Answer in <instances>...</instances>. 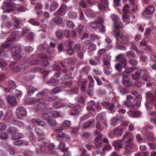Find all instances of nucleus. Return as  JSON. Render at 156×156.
I'll list each match as a JSON object with an SVG mask.
<instances>
[{
  "mask_svg": "<svg viewBox=\"0 0 156 156\" xmlns=\"http://www.w3.org/2000/svg\"><path fill=\"white\" fill-rule=\"evenodd\" d=\"M21 49L20 48L15 46L12 48L11 51L14 59L16 60H18L22 57L21 54Z\"/></svg>",
  "mask_w": 156,
  "mask_h": 156,
  "instance_id": "1",
  "label": "nucleus"
},
{
  "mask_svg": "<svg viewBox=\"0 0 156 156\" xmlns=\"http://www.w3.org/2000/svg\"><path fill=\"white\" fill-rule=\"evenodd\" d=\"M16 113L17 118L20 119L27 114V112L25 108L20 107L17 108Z\"/></svg>",
  "mask_w": 156,
  "mask_h": 156,
  "instance_id": "2",
  "label": "nucleus"
},
{
  "mask_svg": "<svg viewBox=\"0 0 156 156\" xmlns=\"http://www.w3.org/2000/svg\"><path fill=\"white\" fill-rule=\"evenodd\" d=\"M133 138L131 137L125 142L124 149L126 152H130L131 149L133 147L134 144L133 142Z\"/></svg>",
  "mask_w": 156,
  "mask_h": 156,
  "instance_id": "3",
  "label": "nucleus"
},
{
  "mask_svg": "<svg viewBox=\"0 0 156 156\" xmlns=\"http://www.w3.org/2000/svg\"><path fill=\"white\" fill-rule=\"evenodd\" d=\"M67 9L68 7L66 5L64 4H62L58 10L54 13V15L55 16H63L65 13V11Z\"/></svg>",
  "mask_w": 156,
  "mask_h": 156,
  "instance_id": "4",
  "label": "nucleus"
},
{
  "mask_svg": "<svg viewBox=\"0 0 156 156\" xmlns=\"http://www.w3.org/2000/svg\"><path fill=\"white\" fill-rule=\"evenodd\" d=\"M15 5L12 4L10 3H4L1 7V8L4 10H7L4 12H9L11 11H13L14 9Z\"/></svg>",
  "mask_w": 156,
  "mask_h": 156,
  "instance_id": "5",
  "label": "nucleus"
},
{
  "mask_svg": "<svg viewBox=\"0 0 156 156\" xmlns=\"http://www.w3.org/2000/svg\"><path fill=\"white\" fill-rule=\"evenodd\" d=\"M62 130V129L60 128H59L55 130V131L57 132V136L58 137H61L67 139H69L70 137L69 135L61 131Z\"/></svg>",
  "mask_w": 156,
  "mask_h": 156,
  "instance_id": "6",
  "label": "nucleus"
},
{
  "mask_svg": "<svg viewBox=\"0 0 156 156\" xmlns=\"http://www.w3.org/2000/svg\"><path fill=\"white\" fill-rule=\"evenodd\" d=\"M44 112L42 114L41 117L44 119L48 120L51 118L50 114L51 112V109L50 108H47L44 109Z\"/></svg>",
  "mask_w": 156,
  "mask_h": 156,
  "instance_id": "7",
  "label": "nucleus"
},
{
  "mask_svg": "<svg viewBox=\"0 0 156 156\" xmlns=\"http://www.w3.org/2000/svg\"><path fill=\"white\" fill-rule=\"evenodd\" d=\"M7 100L9 104L12 106H15L18 104L16 99L15 97L13 96H8L7 97Z\"/></svg>",
  "mask_w": 156,
  "mask_h": 156,
  "instance_id": "8",
  "label": "nucleus"
},
{
  "mask_svg": "<svg viewBox=\"0 0 156 156\" xmlns=\"http://www.w3.org/2000/svg\"><path fill=\"white\" fill-rule=\"evenodd\" d=\"M154 93L156 95L151 93L150 92H147L146 93V97L147 98L149 99L152 101H154L156 100V90H155Z\"/></svg>",
  "mask_w": 156,
  "mask_h": 156,
  "instance_id": "9",
  "label": "nucleus"
},
{
  "mask_svg": "<svg viewBox=\"0 0 156 156\" xmlns=\"http://www.w3.org/2000/svg\"><path fill=\"white\" fill-rule=\"evenodd\" d=\"M123 129L122 128H116L113 130V134L116 137H119L122 135Z\"/></svg>",
  "mask_w": 156,
  "mask_h": 156,
  "instance_id": "10",
  "label": "nucleus"
},
{
  "mask_svg": "<svg viewBox=\"0 0 156 156\" xmlns=\"http://www.w3.org/2000/svg\"><path fill=\"white\" fill-rule=\"evenodd\" d=\"M48 123L49 126L55 131L56 129H54L55 128L57 127L58 126V123L56 121L53 119H49L48 121Z\"/></svg>",
  "mask_w": 156,
  "mask_h": 156,
  "instance_id": "11",
  "label": "nucleus"
},
{
  "mask_svg": "<svg viewBox=\"0 0 156 156\" xmlns=\"http://www.w3.org/2000/svg\"><path fill=\"white\" fill-rule=\"evenodd\" d=\"M23 24L21 20L17 18H14V26L17 28H20Z\"/></svg>",
  "mask_w": 156,
  "mask_h": 156,
  "instance_id": "12",
  "label": "nucleus"
},
{
  "mask_svg": "<svg viewBox=\"0 0 156 156\" xmlns=\"http://www.w3.org/2000/svg\"><path fill=\"white\" fill-rule=\"evenodd\" d=\"M93 120L92 121H88L84 122L83 124V126L85 129L89 127H94V123Z\"/></svg>",
  "mask_w": 156,
  "mask_h": 156,
  "instance_id": "13",
  "label": "nucleus"
},
{
  "mask_svg": "<svg viewBox=\"0 0 156 156\" xmlns=\"http://www.w3.org/2000/svg\"><path fill=\"white\" fill-rule=\"evenodd\" d=\"M51 118H58L62 116V114L60 112L57 111H53L52 112L51 109V112L50 113Z\"/></svg>",
  "mask_w": 156,
  "mask_h": 156,
  "instance_id": "14",
  "label": "nucleus"
},
{
  "mask_svg": "<svg viewBox=\"0 0 156 156\" xmlns=\"http://www.w3.org/2000/svg\"><path fill=\"white\" fill-rule=\"evenodd\" d=\"M88 106L87 108L88 109L90 110H95L97 105L95 104V102L92 101L88 103Z\"/></svg>",
  "mask_w": 156,
  "mask_h": 156,
  "instance_id": "15",
  "label": "nucleus"
},
{
  "mask_svg": "<svg viewBox=\"0 0 156 156\" xmlns=\"http://www.w3.org/2000/svg\"><path fill=\"white\" fill-rule=\"evenodd\" d=\"M57 74H55L51 80L47 81L46 83L47 84H53L55 85L56 83L58 82V80L55 79V78H57L59 76H57Z\"/></svg>",
  "mask_w": 156,
  "mask_h": 156,
  "instance_id": "16",
  "label": "nucleus"
},
{
  "mask_svg": "<svg viewBox=\"0 0 156 156\" xmlns=\"http://www.w3.org/2000/svg\"><path fill=\"white\" fill-rule=\"evenodd\" d=\"M27 94L29 95H31L33 94L34 92L37 90L34 87L31 86H29L27 87Z\"/></svg>",
  "mask_w": 156,
  "mask_h": 156,
  "instance_id": "17",
  "label": "nucleus"
},
{
  "mask_svg": "<svg viewBox=\"0 0 156 156\" xmlns=\"http://www.w3.org/2000/svg\"><path fill=\"white\" fill-rule=\"evenodd\" d=\"M58 6V4L56 1L52 2L50 5V11H53L55 10Z\"/></svg>",
  "mask_w": 156,
  "mask_h": 156,
  "instance_id": "18",
  "label": "nucleus"
},
{
  "mask_svg": "<svg viewBox=\"0 0 156 156\" xmlns=\"http://www.w3.org/2000/svg\"><path fill=\"white\" fill-rule=\"evenodd\" d=\"M29 65L27 63H25L19 66L17 68L18 71H22L27 69Z\"/></svg>",
  "mask_w": 156,
  "mask_h": 156,
  "instance_id": "19",
  "label": "nucleus"
},
{
  "mask_svg": "<svg viewBox=\"0 0 156 156\" xmlns=\"http://www.w3.org/2000/svg\"><path fill=\"white\" fill-rule=\"evenodd\" d=\"M155 8L152 6L148 7L145 10V12L147 14H151L153 13L155 11Z\"/></svg>",
  "mask_w": 156,
  "mask_h": 156,
  "instance_id": "20",
  "label": "nucleus"
},
{
  "mask_svg": "<svg viewBox=\"0 0 156 156\" xmlns=\"http://www.w3.org/2000/svg\"><path fill=\"white\" fill-rule=\"evenodd\" d=\"M17 129L16 127L12 126L9 127L7 129V132L8 133L12 135H14L17 131Z\"/></svg>",
  "mask_w": 156,
  "mask_h": 156,
  "instance_id": "21",
  "label": "nucleus"
},
{
  "mask_svg": "<svg viewBox=\"0 0 156 156\" xmlns=\"http://www.w3.org/2000/svg\"><path fill=\"white\" fill-rule=\"evenodd\" d=\"M56 16L52 19L51 22L56 24H60L62 22V20L61 18Z\"/></svg>",
  "mask_w": 156,
  "mask_h": 156,
  "instance_id": "22",
  "label": "nucleus"
},
{
  "mask_svg": "<svg viewBox=\"0 0 156 156\" xmlns=\"http://www.w3.org/2000/svg\"><path fill=\"white\" fill-rule=\"evenodd\" d=\"M12 122L13 123L19 127H22L24 126V123L21 121H18L16 119H13Z\"/></svg>",
  "mask_w": 156,
  "mask_h": 156,
  "instance_id": "23",
  "label": "nucleus"
},
{
  "mask_svg": "<svg viewBox=\"0 0 156 156\" xmlns=\"http://www.w3.org/2000/svg\"><path fill=\"white\" fill-rule=\"evenodd\" d=\"M113 145L114 146L115 149L117 150H119L120 148L123 147L122 144L119 142L115 141L113 143Z\"/></svg>",
  "mask_w": 156,
  "mask_h": 156,
  "instance_id": "24",
  "label": "nucleus"
},
{
  "mask_svg": "<svg viewBox=\"0 0 156 156\" xmlns=\"http://www.w3.org/2000/svg\"><path fill=\"white\" fill-rule=\"evenodd\" d=\"M85 14L89 17H94L95 16V14L94 13L93 10L90 9H88L85 12Z\"/></svg>",
  "mask_w": 156,
  "mask_h": 156,
  "instance_id": "25",
  "label": "nucleus"
},
{
  "mask_svg": "<svg viewBox=\"0 0 156 156\" xmlns=\"http://www.w3.org/2000/svg\"><path fill=\"white\" fill-rule=\"evenodd\" d=\"M61 84L64 87H69L71 86L72 82L71 81H66L62 83Z\"/></svg>",
  "mask_w": 156,
  "mask_h": 156,
  "instance_id": "26",
  "label": "nucleus"
},
{
  "mask_svg": "<svg viewBox=\"0 0 156 156\" xmlns=\"http://www.w3.org/2000/svg\"><path fill=\"white\" fill-rule=\"evenodd\" d=\"M40 151L43 153H47L48 152V147L46 145H42V146L40 147Z\"/></svg>",
  "mask_w": 156,
  "mask_h": 156,
  "instance_id": "27",
  "label": "nucleus"
},
{
  "mask_svg": "<svg viewBox=\"0 0 156 156\" xmlns=\"http://www.w3.org/2000/svg\"><path fill=\"white\" fill-rule=\"evenodd\" d=\"M48 152L50 154H52L55 152L54 145L53 144H50L48 147Z\"/></svg>",
  "mask_w": 156,
  "mask_h": 156,
  "instance_id": "28",
  "label": "nucleus"
},
{
  "mask_svg": "<svg viewBox=\"0 0 156 156\" xmlns=\"http://www.w3.org/2000/svg\"><path fill=\"white\" fill-rule=\"evenodd\" d=\"M36 101V100L32 98H28L25 99V103L29 104L35 103Z\"/></svg>",
  "mask_w": 156,
  "mask_h": 156,
  "instance_id": "29",
  "label": "nucleus"
},
{
  "mask_svg": "<svg viewBox=\"0 0 156 156\" xmlns=\"http://www.w3.org/2000/svg\"><path fill=\"white\" fill-rule=\"evenodd\" d=\"M23 136V135L20 133H15L12 137L13 140L19 139L21 138Z\"/></svg>",
  "mask_w": 156,
  "mask_h": 156,
  "instance_id": "30",
  "label": "nucleus"
},
{
  "mask_svg": "<svg viewBox=\"0 0 156 156\" xmlns=\"http://www.w3.org/2000/svg\"><path fill=\"white\" fill-rule=\"evenodd\" d=\"M46 105V103H44L40 102L38 104L36 108L37 109L39 110H43L45 109L44 107Z\"/></svg>",
  "mask_w": 156,
  "mask_h": 156,
  "instance_id": "31",
  "label": "nucleus"
},
{
  "mask_svg": "<svg viewBox=\"0 0 156 156\" xmlns=\"http://www.w3.org/2000/svg\"><path fill=\"white\" fill-rule=\"evenodd\" d=\"M29 22L31 24L34 26H38L39 25V22L36 19L32 18L29 20Z\"/></svg>",
  "mask_w": 156,
  "mask_h": 156,
  "instance_id": "32",
  "label": "nucleus"
},
{
  "mask_svg": "<svg viewBox=\"0 0 156 156\" xmlns=\"http://www.w3.org/2000/svg\"><path fill=\"white\" fill-rule=\"evenodd\" d=\"M111 17L112 20L115 22V23L119 22L120 20L119 17L116 15L112 14L111 16Z\"/></svg>",
  "mask_w": 156,
  "mask_h": 156,
  "instance_id": "33",
  "label": "nucleus"
},
{
  "mask_svg": "<svg viewBox=\"0 0 156 156\" xmlns=\"http://www.w3.org/2000/svg\"><path fill=\"white\" fill-rule=\"evenodd\" d=\"M96 45L92 43L87 48L88 51L90 52H91L96 49Z\"/></svg>",
  "mask_w": 156,
  "mask_h": 156,
  "instance_id": "34",
  "label": "nucleus"
},
{
  "mask_svg": "<svg viewBox=\"0 0 156 156\" xmlns=\"http://www.w3.org/2000/svg\"><path fill=\"white\" fill-rule=\"evenodd\" d=\"M128 62L130 65L134 66H135L137 64V61L136 60L133 58L129 59L128 60Z\"/></svg>",
  "mask_w": 156,
  "mask_h": 156,
  "instance_id": "35",
  "label": "nucleus"
},
{
  "mask_svg": "<svg viewBox=\"0 0 156 156\" xmlns=\"http://www.w3.org/2000/svg\"><path fill=\"white\" fill-rule=\"evenodd\" d=\"M131 76L132 78L134 80H138L141 77L140 74L138 72H136L135 74H132Z\"/></svg>",
  "mask_w": 156,
  "mask_h": 156,
  "instance_id": "36",
  "label": "nucleus"
},
{
  "mask_svg": "<svg viewBox=\"0 0 156 156\" xmlns=\"http://www.w3.org/2000/svg\"><path fill=\"white\" fill-rule=\"evenodd\" d=\"M116 59L118 61L120 62L126 59V58L123 54H120L116 57Z\"/></svg>",
  "mask_w": 156,
  "mask_h": 156,
  "instance_id": "37",
  "label": "nucleus"
},
{
  "mask_svg": "<svg viewBox=\"0 0 156 156\" xmlns=\"http://www.w3.org/2000/svg\"><path fill=\"white\" fill-rule=\"evenodd\" d=\"M8 86L9 88H14L15 87V83L12 81H9L8 83Z\"/></svg>",
  "mask_w": 156,
  "mask_h": 156,
  "instance_id": "38",
  "label": "nucleus"
},
{
  "mask_svg": "<svg viewBox=\"0 0 156 156\" xmlns=\"http://www.w3.org/2000/svg\"><path fill=\"white\" fill-rule=\"evenodd\" d=\"M35 131L36 133L39 136H44V133L43 130L39 128H37L35 129Z\"/></svg>",
  "mask_w": 156,
  "mask_h": 156,
  "instance_id": "39",
  "label": "nucleus"
},
{
  "mask_svg": "<svg viewBox=\"0 0 156 156\" xmlns=\"http://www.w3.org/2000/svg\"><path fill=\"white\" fill-rule=\"evenodd\" d=\"M123 84L126 87H129L131 83L129 79H123Z\"/></svg>",
  "mask_w": 156,
  "mask_h": 156,
  "instance_id": "40",
  "label": "nucleus"
},
{
  "mask_svg": "<svg viewBox=\"0 0 156 156\" xmlns=\"http://www.w3.org/2000/svg\"><path fill=\"white\" fill-rule=\"evenodd\" d=\"M53 67L54 69L58 71L56 74H57V76H60V72H59V71L61 69V68L60 66L57 65H54L53 66Z\"/></svg>",
  "mask_w": 156,
  "mask_h": 156,
  "instance_id": "41",
  "label": "nucleus"
},
{
  "mask_svg": "<svg viewBox=\"0 0 156 156\" xmlns=\"http://www.w3.org/2000/svg\"><path fill=\"white\" fill-rule=\"evenodd\" d=\"M61 91V88L59 87H57L53 89L51 91V94H55L60 92Z\"/></svg>",
  "mask_w": 156,
  "mask_h": 156,
  "instance_id": "42",
  "label": "nucleus"
},
{
  "mask_svg": "<svg viewBox=\"0 0 156 156\" xmlns=\"http://www.w3.org/2000/svg\"><path fill=\"white\" fill-rule=\"evenodd\" d=\"M79 91V89L77 87L73 88L69 92V94H73L77 93Z\"/></svg>",
  "mask_w": 156,
  "mask_h": 156,
  "instance_id": "43",
  "label": "nucleus"
},
{
  "mask_svg": "<svg viewBox=\"0 0 156 156\" xmlns=\"http://www.w3.org/2000/svg\"><path fill=\"white\" fill-rule=\"evenodd\" d=\"M126 55L133 58H135L136 55L135 54L134 52L132 51H129L126 53Z\"/></svg>",
  "mask_w": 156,
  "mask_h": 156,
  "instance_id": "44",
  "label": "nucleus"
},
{
  "mask_svg": "<svg viewBox=\"0 0 156 156\" xmlns=\"http://www.w3.org/2000/svg\"><path fill=\"white\" fill-rule=\"evenodd\" d=\"M47 140L44 138L40 137L38 140L39 143L42 145H45L47 141Z\"/></svg>",
  "mask_w": 156,
  "mask_h": 156,
  "instance_id": "45",
  "label": "nucleus"
},
{
  "mask_svg": "<svg viewBox=\"0 0 156 156\" xmlns=\"http://www.w3.org/2000/svg\"><path fill=\"white\" fill-rule=\"evenodd\" d=\"M97 21L91 22L90 23V27L92 29H97Z\"/></svg>",
  "mask_w": 156,
  "mask_h": 156,
  "instance_id": "46",
  "label": "nucleus"
},
{
  "mask_svg": "<svg viewBox=\"0 0 156 156\" xmlns=\"http://www.w3.org/2000/svg\"><path fill=\"white\" fill-rule=\"evenodd\" d=\"M95 127L96 129L101 130H102L104 128L103 126L99 122H97Z\"/></svg>",
  "mask_w": 156,
  "mask_h": 156,
  "instance_id": "47",
  "label": "nucleus"
},
{
  "mask_svg": "<svg viewBox=\"0 0 156 156\" xmlns=\"http://www.w3.org/2000/svg\"><path fill=\"white\" fill-rule=\"evenodd\" d=\"M57 37L59 39L61 38L63 36L62 31L60 30H58L56 33Z\"/></svg>",
  "mask_w": 156,
  "mask_h": 156,
  "instance_id": "48",
  "label": "nucleus"
},
{
  "mask_svg": "<svg viewBox=\"0 0 156 156\" xmlns=\"http://www.w3.org/2000/svg\"><path fill=\"white\" fill-rule=\"evenodd\" d=\"M36 122L37 124L41 126H44L46 125V123L44 121H42L40 119L36 120Z\"/></svg>",
  "mask_w": 156,
  "mask_h": 156,
  "instance_id": "49",
  "label": "nucleus"
},
{
  "mask_svg": "<svg viewBox=\"0 0 156 156\" xmlns=\"http://www.w3.org/2000/svg\"><path fill=\"white\" fill-rule=\"evenodd\" d=\"M53 105L55 108H61V103L56 101L53 103Z\"/></svg>",
  "mask_w": 156,
  "mask_h": 156,
  "instance_id": "50",
  "label": "nucleus"
},
{
  "mask_svg": "<svg viewBox=\"0 0 156 156\" xmlns=\"http://www.w3.org/2000/svg\"><path fill=\"white\" fill-rule=\"evenodd\" d=\"M69 17L72 19H74L76 17H77V14L76 13L70 11L69 13Z\"/></svg>",
  "mask_w": 156,
  "mask_h": 156,
  "instance_id": "51",
  "label": "nucleus"
},
{
  "mask_svg": "<svg viewBox=\"0 0 156 156\" xmlns=\"http://www.w3.org/2000/svg\"><path fill=\"white\" fill-rule=\"evenodd\" d=\"M115 26L116 28L120 29L122 28L123 26L121 22H120V20L119 22L114 23Z\"/></svg>",
  "mask_w": 156,
  "mask_h": 156,
  "instance_id": "52",
  "label": "nucleus"
},
{
  "mask_svg": "<svg viewBox=\"0 0 156 156\" xmlns=\"http://www.w3.org/2000/svg\"><path fill=\"white\" fill-rule=\"evenodd\" d=\"M122 65L119 63L116 64L115 66V68L119 72H120L122 70Z\"/></svg>",
  "mask_w": 156,
  "mask_h": 156,
  "instance_id": "53",
  "label": "nucleus"
},
{
  "mask_svg": "<svg viewBox=\"0 0 156 156\" xmlns=\"http://www.w3.org/2000/svg\"><path fill=\"white\" fill-rule=\"evenodd\" d=\"M66 24L68 27L69 28H72L75 26L73 22L71 21H67Z\"/></svg>",
  "mask_w": 156,
  "mask_h": 156,
  "instance_id": "54",
  "label": "nucleus"
},
{
  "mask_svg": "<svg viewBox=\"0 0 156 156\" xmlns=\"http://www.w3.org/2000/svg\"><path fill=\"white\" fill-rule=\"evenodd\" d=\"M124 103L125 105L128 108H130L132 107V103L130 101H125L124 102Z\"/></svg>",
  "mask_w": 156,
  "mask_h": 156,
  "instance_id": "55",
  "label": "nucleus"
},
{
  "mask_svg": "<svg viewBox=\"0 0 156 156\" xmlns=\"http://www.w3.org/2000/svg\"><path fill=\"white\" fill-rule=\"evenodd\" d=\"M83 44L84 45L85 47H87V46H88V47L91 44H92V43L90 40H87L83 42Z\"/></svg>",
  "mask_w": 156,
  "mask_h": 156,
  "instance_id": "56",
  "label": "nucleus"
},
{
  "mask_svg": "<svg viewBox=\"0 0 156 156\" xmlns=\"http://www.w3.org/2000/svg\"><path fill=\"white\" fill-rule=\"evenodd\" d=\"M6 128V126L5 123L3 122L0 123V131L5 130Z\"/></svg>",
  "mask_w": 156,
  "mask_h": 156,
  "instance_id": "57",
  "label": "nucleus"
},
{
  "mask_svg": "<svg viewBox=\"0 0 156 156\" xmlns=\"http://www.w3.org/2000/svg\"><path fill=\"white\" fill-rule=\"evenodd\" d=\"M134 69L133 68H128L125 70V72L127 74H130L133 72Z\"/></svg>",
  "mask_w": 156,
  "mask_h": 156,
  "instance_id": "58",
  "label": "nucleus"
},
{
  "mask_svg": "<svg viewBox=\"0 0 156 156\" xmlns=\"http://www.w3.org/2000/svg\"><path fill=\"white\" fill-rule=\"evenodd\" d=\"M143 78L144 80L147 82H150L151 80L150 77L146 74H144L143 75Z\"/></svg>",
  "mask_w": 156,
  "mask_h": 156,
  "instance_id": "59",
  "label": "nucleus"
},
{
  "mask_svg": "<svg viewBox=\"0 0 156 156\" xmlns=\"http://www.w3.org/2000/svg\"><path fill=\"white\" fill-rule=\"evenodd\" d=\"M120 62L121 63L120 64L122 65L123 68H126L127 66V60L126 58L124 59V60H122Z\"/></svg>",
  "mask_w": 156,
  "mask_h": 156,
  "instance_id": "60",
  "label": "nucleus"
},
{
  "mask_svg": "<svg viewBox=\"0 0 156 156\" xmlns=\"http://www.w3.org/2000/svg\"><path fill=\"white\" fill-rule=\"evenodd\" d=\"M120 92L122 94H125L128 93L127 90L125 88H122L119 90Z\"/></svg>",
  "mask_w": 156,
  "mask_h": 156,
  "instance_id": "61",
  "label": "nucleus"
},
{
  "mask_svg": "<svg viewBox=\"0 0 156 156\" xmlns=\"http://www.w3.org/2000/svg\"><path fill=\"white\" fill-rule=\"evenodd\" d=\"M67 53L69 55H72L75 53V51L72 48H69L66 51Z\"/></svg>",
  "mask_w": 156,
  "mask_h": 156,
  "instance_id": "62",
  "label": "nucleus"
},
{
  "mask_svg": "<svg viewBox=\"0 0 156 156\" xmlns=\"http://www.w3.org/2000/svg\"><path fill=\"white\" fill-rule=\"evenodd\" d=\"M112 71V69L110 68H107L104 69L105 73L107 75L109 74Z\"/></svg>",
  "mask_w": 156,
  "mask_h": 156,
  "instance_id": "63",
  "label": "nucleus"
},
{
  "mask_svg": "<svg viewBox=\"0 0 156 156\" xmlns=\"http://www.w3.org/2000/svg\"><path fill=\"white\" fill-rule=\"evenodd\" d=\"M74 48L77 51H80L81 50V46L79 44H77L74 46Z\"/></svg>",
  "mask_w": 156,
  "mask_h": 156,
  "instance_id": "64",
  "label": "nucleus"
}]
</instances>
